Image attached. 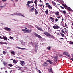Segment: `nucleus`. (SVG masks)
<instances>
[{
	"label": "nucleus",
	"mask_w": 73,
	"mask_h": 73,
	"mask_svg": "<svg viewBox=\"0 0 73 73\" xmlns=\"http://www.w3.org/2000/svg\"><path fill=\"white\" fill-rule=\"evenodd\" d=\"M64 6L65 7V9H68V10L69 11H71V12H73V11L69 7H68H68H67V6L66 5H65V4H64Z\"/></svg>",
	"instance_id": "obj_1"
},
{
	"label": "nucleus",
	"mask_w": 73,
	"mask_h": 73,
	"mask_svg": "<svg viewBox=\"0 0 73 73\" xmlns=\"http://www.w3.org/2000/svg\"><path fill=\"white\" fill-rule=\"evenodd\" d=\"M46 7H48V8L49 9H52V7L51 6L49 5V3H46Z\"/></svg>",
	"instance_id": "obj_2"
},
{
	"label": "nucleus",
	"mask_w": 73,
	"mask_h": 73,
	"mask_svg": "<svg viewBox=\"0 0 73 73\" xmlns=\"http://www.w3.org/2000/svg\"><path fill=\"white\" fill-rule=\"evenodd\" d=\"M34 35L36 37H38V38H42L41 36L36 33H35Z\"/></svg>",
	"instance_id": "obj_3"
},
{
	"label": "nucleus",
	"mask_w": 73,
	"mask_h": 73,
	"mask_svg": "<svg viewBox=\"0 0 73 73\" xmlns=\"http://www.w3.org/2000/svg\"><path fill=\"white\" fill-rule=\"evenodd\" d=\"M63 54L64 55H66V56H67V57H70V55H69V54L66 52H64L63 53Z\"/></svg>",
	"instance_id": "obj_4"
},
{
	"label": "nucleus",
	"mask_w": 73,
	"mask_h": 73,
	"mask_svg": "<svg viewBox=\"0 0 73 73\" xmlns=\"http://www.w3.org/2000/svg\"><path fill=\"white\" fill-rule=\"evenodd\" d=\"M52 27L54 29H58L59 28H60V27L58 25L54 26Z\"/></svg>",
	"instance_id": "obj_5"
},
{
	"label": "nucleus",
	"mask_w": 73,
	"mask_h": 73,
	"mask_svg": "<svg viewBox=\"0 0 73 73\" xmlns=\"http://www.w3.org/2000/svg\"><path fill=\"white\" fill-rule=\"evenodd\" d=\"M36 27L38 30H39V31H41V32H43V31H44V30L42 29V28H41V27H39L38 26H37Z\"/></svg>",
	"instance_id": "obj_6"
},
{
	"label": "nucleus",
	"mask_w": 73,
	"mask_h": 73,
	"mask_svg": "<svg viewBox=\"0 0 73 73\" xmlns=\"http://www.w3.org/2000/svg\"><path fill=\"white\" fill-rule=\"evenodd\" d=\"M20 64L22 66H24V65H25V62L24 61H20Z\"/></svg>",
	"instance_id": "obj_7"
},
{
	"label": "nucleus",
	"mask_w": 73,
	"mask_h": 73,
	"mask_svg": "<svg viewBox=\"0 0 73 73\" xmlns=\"http://www.w3.org/2000/svg\"><path fill=\"white\" fill-rule=\"evenodd\" d=\"M44 33L46 35V36H49L50 35V33L46 32H44Z\"/></svg>",
	"instance_id": "obj_8"
},
{
	"label": "nucleus",
	"mask_w": 73,
	"mask_h": 73,
	"mask_svg": "<svg viewBox=\"0 0 73 73\" xmlns=\"http://www.w3.org/2000/svg\"><path fill=\"white\" fill-rule=\"evenodd\" d=\"M2 39H3V40H5V41H7V40H8V38L6 37V36H3L2 37Z\"/></svg>",
	"instance_id": "obj_9"
},
{
	"label": "nucleus",
	"mask_w": 73,
	"mask_h": 73,
	"mask_svg": "<svg viewBox=\"0 0 73 73\" xmlns=\"http://www.w3.org/2000/svg\"><path fill=\"white\" fill-rule=\"evenodd\" d=\"M14 15H20L21 16H23V17H26L24 16V15H23V14L20 13H17L16 14H14Z\"/></svg>",
	"instance_id": "obj_10"
},
{
	"label": "nucleus",
	"mask_w": 73,
	"mask_h": 73,
	"mask_svg": "<svg viewBox=\"0 0 73 73\" xmlns=\"http://www.w3.org/2000/svg\"><path fill=\"white\" fill-rule=\"evenodd\" d=\"M31 31H32V30H31L30 29H29L27 30L26 31V32H27V33H31Z\"/></svg>",
	"instance_id": "obj_11"
},
{
	"label": "nucleus",
	"mask_w": 73,
	"mask_h": 73,
	"mask_svg": "<svg viewBox=\"0 0 73 73\" xmlns=\"http://www.w3.org/2000/svg\"><path fill=\"white\" fill-rule=\"evenodd\" d=\"M43 66H48V63L46 62H45L43 64Z\"/></svg>",
	"instance_id": "obj_12"
},
{
	"label": "nucleus",
	"mask_w": 73,
	"mask_h": 73,
	"mask_svg": "<svg viewBox=\"0 0 73 73\" xmlns=\"http://www.w3.org/2000/svg\"><path fill=\"white\" fill-rule=\"evenodd\" d=\"M34 9H35V8L33 7V8H32L31 9H30V12H33Z\"/></svg>",
	"instance_id": "obj_13"
},
{
	"label": "nucleus",
	"mask_w": 73,
	"mask_h": 73,
	"mask_svg": "<svg viewBox=\"0 0 73 73\" xmlns=\"http://www.w3.org/2000/svg\"><path fill=\"white\" fill-rule=\"evenodd\" d=\"M49 72L50 73H53V70L52 68L49 69L48 70Z\"/></svg>",
	"instance_id": "obj_14"
},
{
	"label": "nucleus",
	"mask_w": 73,
	"mask_h": 73,
	"mask_svg": "<svg viewBox=\"0 0 73 73\" xmlns=\"http://www.w3.org/2000/svg\"><path fill=\"white\" fill-rule=\"evenodd\" d=\"M4 28L6 31H10V30H11V29L8 27H6Z\"/></svg>",
	"instance_id": "obj_15"
},
{
	"label": "nucleus",
	"mask_w": 73,
	"mask_h": 73,
	"mask_svg": "<svg viewBox=\"0 0 73 73\" xmlns=\"http://www.w3.org/2000/svg\"><path fill=\"white\" fill-rule=\"evenodd\" d=\"M59 12L58 11L55 12V15H57V16H59Z\"/></svg>",
	"instance_id": "obj_16"
},
{
	"label": "nucleus",
	"mask_w": 73,
	"mask_h": 73,
	"mask_svg": "<svg viewBox=\"0 0 73 73\" xmlns=\"http://www.w3.org/2000/svg\"><path fill=\"white\" fill-rule=\"evenodd\" d=\"M17 48L19 49H21L22 50H24V49H25V48H20L19 47H18Z\"/></svg>",
	"instance_id": "obj_17"
},
{
	"label": "nucleus",
	"mask_w": 73,
	"mask_h": 73,
	"mask_svg": "<svg viewBox=\"0 0 73 73\" xmlns=\"http://www.w3.org/2000/svg\"><path fill=\"white\" fill-rule=\"evenodd\" d=\"M47 62H49L50 64H53V62H52L50 60H47Z\"/></svg>",
	"instance_id": "obj_18"
},
{
	"label": "nucleus",
	"mask_w": 73,
	"mask_h": 73,
	"mask_svg": "<svg viewBox=\"0 0 73 73\" xmlns=\"http://www.w3.org/2000/svg\"><path fill=\"white\" fill-rule=\"evenodd\" d=\"M35 15H37V14H38V12L37 11L36 9H35Z\"/></svg>",
	"instance_id": "obj_19"
},
{
	"label": "nucleus",
	"mask_w": 73,
	"mask_h": 73,
	"mask_svg": "<svg viewBox=\"0 0 73 73\" xmlns=\"http://www.w3.org/2000/svg\"><path fill=\"white\" fill-rule=\"evenodd\" d=\"M13 61L14 64H16L17 62V61H15V59L13 60Z\"/></svg>",
	"instance_id": "obj_20"
},
{
	"label": "nucleus",
	"mask_w": 73,
	"mask_h": 73,
	"mask_svg": "<svg viewBox=\"0 0 73 73\" xmlns=\"http://www.w3.org/2000/svg\"><path fill=\"white\" fill-rule=\"evenodd\" d=\"M45 12L46 15H48V10L47 9L45 11Z\"/></svg>",
	"instance_id": "obj_21"
},
{
	"label": "nucleus",
	"mask_w": 73,
	"mask_h": 73,
	"mask_svg": "<svg viewBox=\"0 0 73 73\" xmlns=\"http://www.w3.org/2000/svg\"><path fill=\"white\" fill-rule=\"evenodd\" d=\"M68 42H69V43H70V44L71 45H73V42L72 41H68Z\"/></svg>",
	"instance_id": "obj_22"
},
{
	"label": "nucleus",
	"mask_w": 73,
	"mask_h": 73,
	"mask_svg": "<svg viewBox=\"0 0 73 73\" xmlns=\"http://www.w3.org/2000/svg\"><path fill=\"white\" fill-rule=\"evenodd\" d=\"M4 42H2V41H1L0 42V44H1V45H3L4 44Z\"/></svg>",
	"instance_id": "obj_23"
},
{
	"label": "nucleus",
	"mask_w": 73,
	"mask_h": 73,
	"mask_svg": "<svg viewBox=\"0 0 73 73\" xmlns=\"http://www.w3.org/2000/svg\"><path fill=\"white\" fill-rule=\"evenodd\" d=\"M35 48L36 49H37L38 48V45L37 44H36L35 45Z\"/></svg>",
	"instance_id": "obj_24"
},
{
	"label": "nucleus",
	"mask_w": 73,
	"mask_h": 73,
	"mask_svg": "<svg viewBox=\"0 0 73 73\" xmlns=\"http://www.w3.org/2000/svg\"><path fill=\"white\" fill-rule=\"evenodd\" d=\"M3 64L4 65V66H5L7 64V62H3Z\"/></svg>",
	"instance_id": "obj_25"
},
{
	"label": "nucleus",
	"mask_w": 73,
	"mask_h": 73,
	"mask_svg": "<svg viewBox=\"0 0 73 73\" xmlns=\"http://www.w3.org/2000/svg\"><path fill=\"white\" fill-rule=\"evenodd\" d=\"M49 36V37H51V38H53V37H54V36H53V35H51L50 34Z\"/></svg>",
	"instance_id": "obj_26"
},
{
	"label": "nucleus",
	"mask_w": 73,
	"mask_h": 73,
	"mask_svg": "<svg viewBox=\"0 0 73 73\" xmlns=\"http://www.w3.org/2000/svg\"><path fill=\"white\" fill-rule=\"evenodd\" d=\"M11 54H14L15 55V52L13 51H12L11 52Z\"/></svg>",
	"instance_id": "obj_27"
},
{
	"label": "nucleus",
	"mask_w": 73,
	"mask_h": 73,
	"mask_svg": "<svg viewBox=\"0 0 73 73\" xmlns=\"http://www.w3.org/2000/svg\"><path fill=\"white\" fill-rule=\"evenodd\" d=\"M9 66H10V67H12L13 66V65L11 64H9L8 65Z\"/></svg>",
	"instance_id": "obj_28"
},
{
	"label": "nucleus",
	"mask_w": 73,
	"mask_h": 73,
	"mask_svg": "<svg viewBox=\"0 0 73 73\" xmlns=\"http://www.w3.org/2000/svg\"><path fill=\"white\" fill-rule=\"evenodd\" d=\"M60 33L61 35L62 36V37L65 36H64V34H63V33H62V32Z\"/></svg>",
	"instance_id": "obj_29"
},
{
	"label": "nucleus",
	"mask_w": 73,
	"mask_h": 73,
	"mask_svg": "<svg viewBox=\"0 0 73 73\" xmlns=\"http://www.w3.org/2000/svg\"><path fill=\"white\" fill-rule=\"evenodd\" d=\"M26 5L29 8H30V7H31V5L27 3L26 4Z\"/></svg>",
	"instance_id": "obj_30"
},
{
	"label": "nucleus",
	"mask_w": 73,
	"mask_h": 73,
	"mask_svg": "<svg viewBox=\"0 0 73 73\" xmlns=\"http://www.w3.org/2000/svg\"><path fill=\"white\" fill-rule=\"evenodd\" d=\"M21 44L23 45H25V43L24 42H22Z\"/></svg>",
	"instance_id": "obj_31"
},
{
	"label": "nucleus",
	"mask_w": 73,
	"mask_h": 73,
	"mask_svg": "<svg viewBox=\"0 0 73 73\" xmlns=\"http://www.w3.org/2000/svg\"><path fill=\"white\" fill-rule=\"evenodd\" d=\"M54 18H53L52 17H50V19L52 20H54Z\"/></svg>",
	"instance_id": "obj_32"
},
{
	"label": "nucleus",
	"mask_w": 73,
	"mask_h": 73,
	"mask_svg": "<svg viewBox=\"0 0 73 73\" xmlns=\"http://www.w3.org/2000/svg\"><path fill=\"white\" fill-rule=\"evenodd\" d=\"M50 48H51L49 46L47 48V49H48V50H50Z\"/></svg>",
	"instance_id": "obj_33"
},
{
	"label": "nucleus",
	"mask_w": 73,
	"mask_h": 73,
	"mask_svg": "<svg viewBox=\"0 0 73 73\" xmlns=\"http://www.w3.org/2000/svg\"><path fill=\"white\" fill-rule=\"evenodd\" d=\"M62 12L64 13V14L65 15L66 14V11H62Z\"/></svg>",
	"instance_id": "obj_34"
},
{
	"label": "nucleus",
	"mask_w": 73,
	"mask_h": 73,
	"mask_svg": "<svg viewBox=\"0 0 73 73\" xmlns=\"http://www.w3.org/2000/svg\"><path fill=\"white\" fill-rule=\"evenodd\" d=\"M14 13V14H10V15H12V16H14V15H17V14H16V13Z\"/></svg>",
	"instance_id": "obj_35"
},
{
	"label": "nucleus",
	"mask_w": 73,
	"mask_h": 73,
	"mask_svg": "<svg viewBox=\"0 0 73 73\" xmlns=\"http://www.w3.org/2000/svg\"><path fill=\"white\" fill-rule=\"evenodd\" d=\"M61 31L62 32V33H65V31H64V30H61Z\"/></svg>",
	"instance_id": "obj_36"
},
{
	"label": "nucleus",
	"mask_w": 73,
	"mask_h": 73,
	"mask_svg": "<svg viewBox=\"0 0 73 73\" xmlns=\"http://www.w3.org/2000/svg\"><path fill=\"white\" fill-rule=\"evenodd\" d=\"M37 0H35L34 1V3L36 4H37Z\"/></svg>",
	"instance_id": "obj_37"
},
{
	"label": "nucleus",
	"mask_w": 73,
	"mask_h": 73,
	"mask_svg": "<svg viewBox=\"0 0 73 73\" xmlns=\"http://www.w3.org/2000/svg\"><path fill=\"white\" fill-rule=\"evenodd\" d=\"M52 4H53L54 5H56V3L53 2L52 3Z\"/></svg>",
	"instance_id": "obj_38"
},
{
	"label": "nucleus",
	"mask_w": 73,
	"mask_h": 73,
	"mask_svg": "<svg viewBox=\"0 0 73 73\" xmlns=\"http://www.w3.org/2000/svg\"><path fill=\"white\" fill-rule=\"evenodd\" d=\"M53 58H54L55 59H56V60H57V56H56L53 57Z\"/></svg>",
	"instance_id": "obj_39"
},
{
	"label": "nucleus",
	"mask_w": 73,
	"mask_h": 73,
	"mask_svg": "<svg viewBox=\"0 0 73 73\" xmlns=\"http://www.w3.org/2000/svg\"><path fill=\"white\" fill-rule=\"evenodd\" d=\"M22 31H23V32H24V31H25V32H26L27 30L26 29H22Z\"/></svg>",
	"instance_id": "obj_40"
},
{
	"label": "nucleus",
	"mask_w": 73,
	"mask_h": 73,
	"mask_svg": "<svg viewBox=\"0 0 73 73\" xmlns=\"http://www.w3.org/2000/svg\"><path fill=\"white\" fill-rule=\"evenodd\" d=\"M17 68L18 69H21V67H20L18 66L17 67Z\"/></svg>",
	"instance_id": "obj_41"
},
{
	"label": "nucleus",
	"mask_w": 73,
	"mask_h": 73,
	"mask_svg": "<svg viewBox=\"0 0 73 73\" xmlns=\"http://www.w3.org/2000/svg\"><path fill=\"white\" fill-rule=\"evenodd\" d=\"M37 4H35V8H36V9H37Z\"/></svg>",
	"instance_id": "obj_42"
},
{
	"label": "nucleus",
	"mask_w": 73,
	"mask_h": 73,
	"mask_svg": "<svg viewBox=\"0 0 73 73\" xmlns=\"http://www.w3.org/2000/svg\"><path fill=\"white\" fill-rule=\"evenodd\" d=\"M10 39H11V40H13V38L11 36H10Z\"/></svg>",
	"instance_id": "obj_43"
},
{
	"label": "nucleus",
	"mask_w": 73,
	"mask_h": 73,
	"mask_svg": "<svg viewBox=\"0 0 73 73\" xmlns=\"http://www.w3.org/2000/svg\"><path fill=\"white\" fill-rule=\"evenodd\" d=\"M0 8H5V7L1 6H0Z\"/></svg>",
	"instance_id": "obj_44"
},
{
	"label": "nucleus",
	"mask_w": 73,
	"mask_h": 73,
	"mask_svg": "<svg viewBox=\"0 0 73 73\" xmlns=\"http://www.w3.org/2000/svg\"><path fill=\"white\" fill-rule=\"evenodd\" d=\"M27 3L29 4H31V1H29L27 2Z\"/></svg>",
	"instance_id": "obj_45"
},
{
	"label": "nucleus",
	"mask_w": 73,
	"mask_h": 73,
	"mask_svg": "<svg viewBox=\"0 0 73 73\" xmlns=\"http://www.w3.org/2000/svg\"><path fill=\"white\" fill-rule=\"evenodd\" d=\"M19 41H20V42L21 43V44L23 42V41L22 40H19Z\"/></svg>",
	"instance_id": "obj_46"
},
{
	"label": "nucleus",
	"mask_w": 73,
	"mask_h": 73,
	"mask_svg": "<svg viewBox=\"0 0 73 73\" xmlns=\"http://www.w3.org/2000/svg\"><path fill=\"white\" fill-rule=\"evenodd\" d=\"M57 21H58V19H57V18H56L55 19V21H56V22H57Z\"/></svg>",
	"instance_id": "obj_47"
},
{
	"label": "nucleus",
	"mask_w": 73,
	"mask_h": 73,
	"mask_svg": "<svg viewBox=\"0 0 73 73\" xmlns=\"http://www.w3.org/2000/svg\"><path fill=\"white\" fill-rule=\"evenodd\" d=\"M37 48H36L35 50V52H37Z\"/></svg>",
	"instance_id": "obj_48"
},
{
	"label": "nucleus",
	"mask_w": 73,
	"mask_h": 73,
	"mask_svg": "<svg viewBox=\"0 0 73 73\" xmlns=\"http://www.w3.org/2000/svg\"><path fill=\"white\" fill-rule=\"evenodd\" d=\"M2 53H3V54H5V51H3L2 52Z\"/></svg>",
	"instance_id": "obj_49"
},
{
	"label": "nucleus",
	"mask_w": 73,
	"mask_h": 73,
	"mask_svg": "<svg viewBox=\"0 0 73 73\" xmlns=\"http://www.w3.org/2000/svg\"><path fill=\"white\" fill-rule=\"evenodd\" d=\"M57 18H61V16H59V17H56Z\"/></svg>",
	"instance_id": "obj_50"
},
{
	"label": "nucleus",
	"mask_w": 73,
	"mask_h": 73,
	"mask_svg": "<svg viewBox=\"0 0 73 73\" xmlns=\"http://www.w3.org/2000/svg\"><path fill=\"white\" fill-rule=\"evenodd\" d=\"M60 7H61V8H62V9H64V7H62V6H60Z\"/></svg>",
	"instance_id": "obj_51"
},
{
	"label": "nucleus",
	"mask_w": 73,
	"mask_h": 73,
	"mask_svg": "<svg viewBox=\"0 0 73 73\" xmlns=\"http://www.w3.org/2000/svg\"><path fill=\"white\" fill-rule=\"evenodd\" d=\"M7 49H11V47H7Z\"/></svg>",
	"instance_id": "obj_52"
},
{
	"label": "nucleus",
	"mask_w": 73,
	"mask_h": 73,
	"mask_svg": "<svg viewBox=\"0 0 73 73\" xmlns=\"http://www.w3.org/2000/svg\"><path fill=\"white\" fill-rule=\"evenodd\" d=\"M35 27H36V28H37V25H34Z\"/></svg>",
	"instance_id": "obj_53"
},
{
	"label": "nucleus",
	"mask_w": 73,
	"mask_h": 73,
	"mask_svg": "<svg viewBox=\"0 0 73 73\" xmlns=\"http://www.w3.org/2000/svg\"><path fill=\"white\" fill-rule=\"evenodd\" d=\"M42 5H42L41 4V5H40V7H42Z\"/></svg>",
	"instance_id": "obj_54"
},
{
	"label": "nucleus",
	"mask_w": 73,
	"mask_h": 73,
	"mask_svg": "<svg viewBox=\"0 0 73 73\" xmlns=\"http://www.w3.org/2000/svg\"><path fill=\"white\" fill-rule=\"evenodd\" d=\"M0 38L1 39H3V38H2V37L0 36Z\"/></svg>",
	"instance_id": "obj_55"
},
{
	"label": "nucleus",
	"mask_w": 73,
	"mask_h": 73,
	"mask_svg": "<svg viewBox=\"0 0 73 73\" xmlns=\"http://www.w3.org/2000/svg\"><path fill=\"white\" fill-rule=\"evenodd\" d=\"M2 1H6V0H2Z\"/></svg>",
	"instance_id": "obj_56"
},
{
	"label": "nucleus",
	"mask_w": 73,
	"mask_h": 73,
	"mask_svg": "<svg viewBox=\"0 0 73 73\" xmlns=\"http://www.w3.org/2000/svg\"><path fill=\"white\" fill-rule=\"evenodd\" d=\"M65 25L66 26V27L67 26V25H66V23H65Z\"/></svg>",
	"instance_id": "obj_57"
},
{
	"label": "nucleus",
	"mask_w": 73,
	"mask_h": 73,
	"mask_svg": "<svg viewBox=\"0 0 73 73\" xmlns=\"http://www.w3.org/2000/svg\"><path fill=\"white\" fill-rule=\"evenodd\" d=\"M4 44H5L6 45H7V43L6 42H4Z\"/></svg>",
	"instance_id": "obj_58"
},
{
	"label": "nucleus",
	"mask_w": 73,
	"mask_h": 73,
	"mask_svg": "<svg viewBox=\"0 0 73 73\" xmlns=\"http://www.w3.org/2000/svg\"><path fill=\"white\" fill-rule=\"evenodd\" d=\"M13 7H15V3L13 5Z\"/></svg>",
	"instance_id": "obj_59"
},
{
	"label": "nucleus",
	"mask_w": 73,
	"mask_h": 73,
	"mask_svg": "<svg viewBox=\"0 0 73 73\" xmlns=\"http://www.w3.org/2000/svg\"><path fill=\"white\" fill-rule=\"evenodd\" d=\"M39 2L40 3H41V2H42V1H41V0H40Z\"/></svg>",
	"instance_id": "obj_60"
},
{
	"label": "nucleus",
	"mask_w": 73,
	"mask_h": 73,
	"mask_svg": "<svg viewBox=\"0 0 73 73\" xmlns=\"http://www.w3.org/2000/svg\"><path fill=\"white\" fill-rule=\"evenodd\" d=\"M57 35H60V34L59 33H58L57 34Z\"/></svg>",
	"instance_id": "obj_61"
},
{
	"label": "nucleus",
	"mask_w": 73,
	"mask_h": 73,
	"mask_svg": "<svg viewBox=\"0 0 73 73\" xmlns=\"http://www.w3.org/2000/svg\"><path fill=\"white\" fill-rule=\"evenodd\" d=\"M60 39H61L62 40L63 39L64 40V38H60Z\"/></svg>",
	"instance_id": "obj_62"
},
{
	"label": "nucleus",
	"mask_w": 73,
	"mask_h": 73,
	"mask_svg": "<svg viewBox=\"0 0 73 73\" xmlns=\"http://www.w3.org/2000/svg\"><path fill=\"white\" fill-rule=\"evenodd\" d=\"M71 28H72V29H73V26H71Z\"/></svg>",
	"instance_id": "obj_63"
},
{
	"label": "nucleus",
	"mask_w": 73,
	"mask_h": 73,
	"mask_svg": "<svg viewBox=\"0 0 73 73\" xmlns=\"http://www.w3.org/2000/svg\"><path fill=\"white\" fill-rule=\"evenodd\" d=\"M24 27L25 29H27V28L26 27Z\"/></svg>",
	"instance_id": "obj_64"
}]
</instances>
